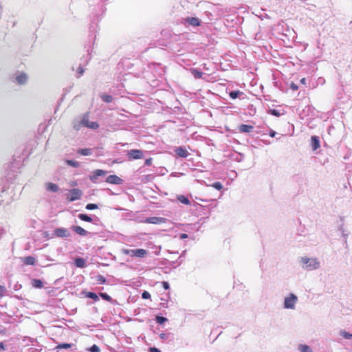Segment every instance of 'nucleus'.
<instances>
[{"label":"nucleus","mask_w":352,"mask_h":352,"mask_svg":"<svg viewBox=\"0 0 352 352\" xmlns=\"http://www.w3.org/2000/svg\"><path fill=\"white\" fill-rule=\"evenodd\" d=\"M300 263L303 269L309 271L317 270L320 267V261L316 258L301 257Z\"/></svg>","instance_id":"f257e3e1"},{"label":"nucleus","mask_w":352,"mask_h":352,"mask_svg":"<svg viewBox=\"0 0 352 352\" xmlns=\"http://www.w3.org/2000/svg\"><path fill=\"white\" fill-rule=\"evenodd\" d=\"M123 254L126 255H129L131 257H138V258H144L145 257L148 252L146 250L144 249H124L122 250Z\"/></svg>","instance_id":"f03ea898"},{"label":"nucleus","mask_w":352,"mask_h":352,"mask_svg":"<svg viewBox=\"0 0 352 352\" xmlns=\"http://www.w3.org/2000/svg\"><path fill=\"white\" fill-rule=\"evenodd\" d=\"M81 124L92 129H96L99 126L97 122H89L87 117H84L79 124H75L74 128L78 130Z\"/></svg>","instance_id":"7ed1b4c3"},{"label":"nucleus","mask_w":352,"mask_h":352,"mask_svg":"<svg viewBox=\"0 0 352 352\" xmlns=\"http://www.w3.org/2000/svg\"><path fill=\"white\" fill-rule=\"evenodd\" d=\"M82 192L79 189H72L69 191V193L67 195V199L69 201H74L81 198Z\"/></svg>","instance_id":"20e7f679"},{"label":"nucleus","mask_w":352,"mask_h":352,"mask_svg":"<svg viewBox=\"0 0 352 352\" xmlns=\"http://www.w3.org/2000/svg\"><path fill=\"white\" fill-rule=\"evenodd\" d=\"M297 296L292 294L289 296L286 297L284 302V307L286 309H294L295 304L297 302Z\"/></svg>","instance_id":"39448f33"},{"label":"nucleus","mask_w":352,"mask_h":352,"mask_svg":"<svg viewBox=\"0 0 352 352\" xmlns=\"http://www.w3.org/2000/svg\"><path fill=\"white\" fill-rule=\"evenodd\" d=\"M54 235L60 238H68L71 234L67 228H58L54 230Z\"/></svg>","instance_id":"423d86ee"},{"label":"nucleus","mask_w":352,"mask_h":352,"mask_svg":"<svg viewBox=\"0 0 352 352\" xmlns=\"http://www.w3.org/2000/svg\"><path fill=\"white\" fill-rule=\"evenodd\" d=\"M127 155L131 160H138L143 157V153L141 150L132 149L128 151Z\"/></svg>","instance_id":"0eeeda50"},{"label":"nucleus","mask_w":352,"mask_h":352,"mask_svg":"<svg viewBox=\"0 0 352 352\" xmlns=\"http://www.w3.org/2000/svg\"><path fill=\"white\" fill-rule=\"evenodd\" d=\"M106 173L107 172L105 170L98 169L94 171L93 175L90 176V180L94 183H96L98 177L100 176H104Z\"/></svg>","instance_id":"6e6552de"},{"label":"nucleus","mask_w":352,"mask_h":352,"mask_svg":"<svg viewBox=\"0 0 352 352\" xmlns=\"http://www.w3.org/2000/svg\"><path fill=\"white\" fill-rule=\"evenodd\" d=\"M106 182L109 184H121L122 179L116 175H111L107 177Z\"/></svg>","instance_id":"1a4fd4ad"},{"label":"nucleus","mask_w":352,"mask_h":352,"mask_svg":"<svg viewBox=\"0 0 352 352\" xmlns=\"http://www.w3.org/2000/svg\"><path fill=\"white\" fill-rule=\"evenodd\" d=\"M72 229L74 232H75L76 233L80 236H87L88 234V232L87 230H85L84 228L78 226H73L72 227Z\"/></svg>","instance_id":"9d476101"},{"label":"nucleus","mask_w":352,"mask_h":352,"mask_svg":"<svg viewBox=\"0 0 352 352\" xmlns=\"http://www.w3.org/2000/svg\"><path fill=\"white\" fill-rule=\"evenodd\" d=\"M175 152L177 155L182 157H186L188 155V152L187 150L182 147L176 148Z\"/></svg>","instance_id":"9b49d317"},{"label":"nucleus","mask_w":352,"mask_h":352,"mask_svg":"<svg viewBox=\"0 0 352 352\" xmlns=\"http://www.w3.org/2000/svg\"><path fill=\"white\" fill-rule=\"evenodd\" d=\"M253 126L248 124H241L239 126V131L242 133H250L252 131Z\"/></svg>","instance_id":"f8f14e48"},{"label":"nucleus","mask_w":352,"mask_h":352,"mask_svg":"<svg viewBox=\"0 0 352 352\" xmlns=\"http://www.w3.org/2000/svg\"><path fill=\"white\" fill-rule=\"evenodd\" d=\"M311 145L314 150H316L318 148L320 147V142L318 138L316 136H312L311 138Z\"/></svg>","instance_id":"ddd939ff"},{"label":"nucleus","mask_w":352,"mask_h":352,"mask_svg":"<svg viewBox=\"0 0 352 352\" xmlns=\"http://www.w3.org/2000/svg\"><path fill=\"white\" fill-rule=\"evenodd\" d=\"M46 189L52 192H57L58 190V186L54 184L49 182L46 184Z\"/></svg>","instance_id":"4468645a"},{"label":"nucleus","mask_w":352,"mask_h":352,"mask_svg":"<svg viewBox=\"0 0 352 352\" xmlns=\"http://www.w3.org/2000/svg\"><path fill=\"white\" fill-rule=\"evenodd\" d=\"M190 71L191 74L193 75V76L195 77V78L199 79V78H202L203 73L199 71L198 69L192 68L190 69Z\"/></svg>","instance_id":"2eb2a0df"},{"label":"nucleus","mask_w":352,"mask_h":352,"mask_svg":"<svg viewBox=\"0 0 352 352\" xmlns=\"http://www.w3.org/2000/svg\"><path fill=\"white\" fill-rule=\"evenodd\" d=\"M16 80L19 84H23L27 80V76L25 74H21L16 76Z\"/></svg>","instance_id":"dca6fc26"},{"label":"nucleus","mask_w":352,"mask_h":352,"mask_svg":"<svg viewBox=\"0 0 352 352\" xmlns=\"http://www.w3.org/2000/svg\"><path fill=\"white\" fill-rule=\"evenodd\" d=\"M75 265L78 267H85L86 266L85 261L82 258H77L75 259Z\"/></svg>","instance_id":"f3484780"},{"label":"nucleus","mask_w":352,"mask_h":352,"mask_svg":"<svg viewBox=\"0 0 352 352\" xmlns=\"http://www.w3.org/2000/svg\"><path fill=\"white\" fill-rule=\"evenodd\" d=\"M187 21L189 24L193 26H198L200 24L199 19L195 17L187 19Z\"/></svg>","instance_id":"a211bd4d"},{"label":"nucleus","mask_w":352,"mask_h":352,"mask_svg":"<svg viewBox=\"0 0 352 352\" xmlns=\"http://www.w3.org/2000/svg\"><path fill=\"white\" fill-rule=\"evenodd\" d=\"M78 153L82 155L87 156L92 153V150L91 148H80L78 151Z\"/></svg>","instance_id":"6ab92c4d"},{"label":"nucleus","mask_w":352,"mask_h":352,"mask_svg":"<svg viewBox=\"0 0 352 352\" xmlns=\"http://www.w3.org/2000/svg\"><path fill=\"white\" fill-rule=\"evenodd\" d=\"M35 258L32 256H26L23 258V263L26 265H34L35 263Z\"/></svg>","instance_id":"aec40b11"},{"label":"nucleus","mask_w":352,"mask_h":352,"mask_svg":"<svg viewBox=\"0 0 352 352\" xmlns=\"http://www.w3.org/2000/svg\"><path fill=\"white\" fill-rule=\"evenodd\" d=\"M298 349L300 352H312V349L308 345L305 344H300Z\"/></svg>","instance_id":"412c9836"},{"label":"nucleus","mask_w":352,"mask_h":352,"mask_svg":"<svg viewBox=\"0 0 352 352\" xmlns=\"http://www.w3.org/2000/svg\"><path fill=\"white\" fill-rule=\"evenodd\" d=\"M243 94V93L239 90L231 91L229 94V95L232 99H236V98L239 97L240 96H241Z\"/></svg>","instance_id":"4be33fe9"},{"label":"nucleus","mask_w":352,"mask_h":352,"mask_svg":"<svg viewBox=\"0 0 352 352\" xmlns=\"http://www.w3.org/2000/svg\"><path fill=\"white\" fill-rule=\"evenodd\" d=\"M177 199L182 204H186V205H189L190 204V201H189V199L186 197L184 195H179L177 197Z\"/></svg>","instance_id":"5701e85b"},{"label":"nucleus","mask_w":352,"mask_h":352,"mask_svg":"<svg viewBox=\"0 0 352 352\" xmlns=\"http://www.w3.org/2000/svg\"><path fill=\"white\" fill-rule=\"evenodd\" d=\"M65 163L70 166L77 168L80 166V163L76 161L70 160H66Z\"/></svg>","instance_id":"b1692460"},{"label":"nucleus","mask_w":352,"mask_h":352,"mask_svg":"<svg viewBox=\"0 0 352 352\" xmlns=\"http://www.w3.org/2000/svg\"><path fill=\"white\" fill-rule=\"evenodd\" d=\"M78 217L82 221H87V222H91L92 221V219L90 217H89L88 215H87V214H79Z\"/></svg>","instance_id":"393cba45"},{"label":"nucleus","mask_w":352,"mask_h":352,"mask_svg":"<svg viewBox=\"0 0 352 352\" xmlns=\"http://www.w3.org/2000/svg\"><path fill=\"white\" fill-rule=\"evenodd\" d=\"M32 286L36 288H41L43 287V283L39 279H33Z\"/></svg>","instance_id":"a878e982"},{"label":"nucleus","mask_w":352,"mask_h":352,"mask_svg":"<svg viewBox=\"0 0 352 352\" xmlns=\"http://www.w3.org/2000/svg\"><path fill=\"white\" fill-rule=\"evenodd\" d=\"M340 334L345 339H347V340L352 339V333H351L346 332L345 331H341Z\"/></svg>","instance_id":"bb28decb"},{"label":"nucleus","mask_w":352,"mask_h":352,"mask_svg":"<svg viewBox=\"0 0 352 352\" xmlns=\"http://www.w3.org/2000/svg\"><path fill=\"white\" fill-rule=\"evenodd\" d=\"M86 296L87 298H91V299H94L95 301H97L98 300V296H97L96 294L94 293V292H88L87 294H86Z\"/></svg>","instance_id":"cd10ccee"},{"label":"nucleus","mask_w":352,"mask_h":352,"mask_svg":"<svg viewBox=\"0 0 352 352\" xmlns=\"http://www.w3.org/2000/svg\"><path fill=\"white\" fill-rule=\"evenodd\" d=\"M212 186L219 190H220L223 188V185L221 184V182H214V184H212Z\"/></svg>","instance_id":"c85d7f7f"},{"label":"nucleus","mask_w":352,"mask_h":352,"mask_svg":"<svg viewBox=\"0 0 352 352\" xmlns=\"http://www.w3.org/2000/svg\"><path fill=\"white\" fill-rule=\"evenodd\" d=\"M72 346L71 344L63 343L57 346L58 349H69Z\"/></svg>","instance_id":"c756f323"},{"label":"nucleus","mask_w":352,"mask_h":352,"mask_svg":"<svg viewBox=\"0 0 352 352\" xmlns=\"http://www.w3.org/2000/svg\"><path fill=\"white\" fill-rule=\"evenodd\" d=\"M102 98L106 102H111L112 101V97L110 95H103Z\"/></svg>","instance_id":"7c9ffc66"},{"label":"nucleus","mask_w":352,"mask_h":352,"mask_svg":"<svg viewBox=\"0 0 352 352\" xmlns=\"http://www.w3.org/2000/svg\"><path fill=\"white\" fill-rule=\"evenodd\" d=\"M98 208V205H96L95 204H88L86 206V209L87 210H94V209H97Z\"/></svg>","instance_id":"2f4dec72"},{"label":"nucleus","mask_w":352,"mask_h":352,"mask_svg":"<svg viewBox=\"0 0 352 352\" xmlns=\"http://www.w3.org/2000/svg\"><path fill=\"white\" fill-rule=\"evenodd\" d=\"M100 296L104 300H107V301H111V298L110 296H109L106 293H100Z\"/></svg>","instance_id":"473e14b6"},{"label":"nucleus","mask_w":352,"mask_h":352,"mask_svg":"<svg viewBox=\"0 0 352 352\" xmlns=\"http://www.w3.org/2000/svg\"><path fill=\"white\" fill-rule=\"evenodd\" d=\"M166 320H167V319L166 318H164V317H162V316H157L156 318V321L159 324H163Z\"/></svg>","instance_id":"72a5a7b5"},{"label":"nucleus","mask_w":352,"mask_h":352,"mask_svg":"<svg viewBox=\"0 0 352 352\" xmlns=\"http://www.w3.org/2000/svg\"><path fill=\"white\" fill-rule=\"evenodd\" d=\"M96 280L100 283H104L106 282V278L104 276H101V275L97 276Z\"/></svg>","instance_id":"f704fd0d"},{"label":"nucleus","mask_w":352,"mask_h":352,"mask_svg":"<svg viewBox=\"0 0 352 352\" xmlns=\"http://www.w3.org/2000/svg\"><path fill=\"white\" fill-rule=\"evenodd\" d=\"M89 351L91 352H100V349L99 347L96 345V344H94L89 349Z\"/></svg>","instance_id":"c9c22d12"},{"label":"nucleus","mask_w":352,"mask_h":352,"mask_svg":"<svg viewBox=\"0 0 352 352\" xmlns=\"http://www.w3.org/2000/svg\"><path fill=\"white\" fill-rule=\"evenodd\" d=\"M158 219L157 217H151L146 219L147 223H156L157 222Z\"/></svg>","instance_id":"e433bc0d"},{"label":"nucleus","mask_w":352,"mask_h":352,"mask_svg":"<svg viewBox=\"0 0 352 352\" xmlns=\"http://www.w3.org/2000/svg\"><path fill=\"white\" fill-rule=\"evenodd\" d=\"M142 297L144 299H148L151 298V294L148 292L144 291L142 294Z\"/></svg>","instance_id":"4c0bfd02"},{"label":"nucleus","mask_w":352,"mask_h":352,"mask_svg":"<svg viewBox=\"0 0 352 352\" xmlns=\"http://www.w3.org/2000/svg\"><path fill=\"white\" fill-rule=\"evenodd\" d=\"M270 113L272 115H273V116H279L280 115L279 111L278 110H276V109H271L270 110Z\"/></svg>","instance_id":"58836bf2"},{"label":"nucleus","mask_w":352,"mask_h":352,"mask_svg":"<svg viewBox=\"0 0 352 352\" xmlns=\"http://www.w3.org/2000/svg\"><path fill=\"white\" fill-rule=\"evenodd\" d=\"M162 285H163V287L165 289H169V284L168 282H166V281H163L162 283Z\"/></svg>","instance_id":"ea45409f"},{"label":"nucleus","mask_w":352,"mask_h":352,"mask_svg":"<svg viewBox=\"0 0 352 352\" xmlns=\"http://www.w3.org/2000/svg\"><path fill=\"white\" fill-rule=\"evenodd\" d=\"M5 287L3 286L0 285V296H3L5 292Z\"/></svg>","instance_id":"a19ab883"},{"label":"nucleus","mask_w":352,"mask_h":352,"mask_svg":"<svg viewBox=\"0 0 352 352\" xmlns=\"http://www.w3.org/2000/svg\"><path fill=\"white\" fill-rule=\"evenodd\" d=\"M77 72L78 74H79L80 75H82L84 72V70L82 69V68L81 67H79L77 69Z\"/></svg>","instance_id":"79ce46f5"},{"label":"nucleus","mask_w":352,"mask_h":352,"mask_svg":"<svg viewBox=\"0 0 352 352\" xmlns=\"http://www.w3.org/2000/svg\"><path fill=\"white\" fill-rule=\"evenodd\" d=\"M276 134V133L274 131H273V130H271L270 132V137L274 138V137H275Z\"/></svg>","instance_id":"37998d69"},{"label":"nucleus","mask_w":352,"mask_h":352,"mask_svg":"<svg viewBox=\"0 0 352 352\" xmlns=\"http://www.w3.org/2000/svg\"><path fill=\"white\" fill-rule=\"evenodd\" d=\"M151 161H152V160L151 158L146 160L145 164L150 166L151 164Z\"/></svg>","instance_id":"c03bdc74"},{"label":"nucleus","mask_w":352,"mask_h":352,"mask_svg":"<svg viewBox=\"0 0 352 352\" xmlns=\"http://www.w3.org/2000/svg\"><path fill=\"white\" fill-rule=\"evenodd\" d=\"M151 352H161L157 348H151L150 349Z\"/></svg>","instance_id":"a18cd8bd"},{"label":"nucleus","mask_w":352,"mask_h":352,"mask_svg":"<svg viewBox=\"0 0 352 352\" xmlns=\"http://www.w3.org/2000/svg\"><path fill=\"white\" fill-rule=\"evenodd\" d=\"M187 237H188V235L184 233H183L180 235V239H186Z\"/></svg>","instance_id":"49530a36"},{"label":"nucleus","mask_w":352,"mask_h":352,"mask_svg":"<svg viewBox=\"0 0 352 352\" xmlns=\"http://www.w3.org/2000/svg\"><path fill=\"white\" fill-rule=\"evenodd\" d=\"M292 89L293 90H297L298 89V86L296 85L295 84H292V86H291Z\"/></svg>","instance_id":"de8ad7c7"},{"label":"nucleus","mask_w":352,"mask_h":352,"mask_svg":"<svg viewBox=\"0 0 352 352\" xmlns=\"http://www.w3.org/2000/svg\"><path fill=\"white\" fill-rule=\"evenodd\" d=\"M300 82L303 85L306 84V78H303L300 80Z\"/></svg>","instance_id":"09e8293b"},{"label":"nucleus","mask_w":352,"mask_h":352,"mask_svg":"<svg viewBox=\"0 0 352 352\" xmlns=\"http://www.w3.org/2000/svg\"><path fill=\"white\" fill-rule=\"evenodd\" d=\"M0 349L4 350V346H3V344L2 342H0Z\"/></svg>","instance_id":"8fccbe9b"}]
</instances>
